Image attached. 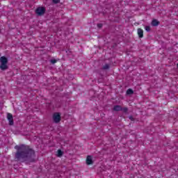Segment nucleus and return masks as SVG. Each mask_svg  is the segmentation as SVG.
Listing matches in <instances>:
<instances>
[{"label": "nucleus", "mask_w": 178, "mask_h": 178, "mask_svg": "<svg viewBox=\"0 0 178 178\" xmlns=\"http://www.w3.org/2000/svg\"><path fill=\"white\" fill-rule=\"evenodd\" d=\"M15 149H17L15 153L16 161H29V162H34L35 161V151L29 145H15Z\"/></svg>", "instance_id": "nucleus-1"}, {"label": "nucleus", "mask_w": 178, "mask_h": 178, "mask_svg": "<svg viewBox=\"0 0 178 178\" xmlns=\"http://www.w3.org/2000/svg\"><path fill=\"white\" fill-rule=\"evenodd\" d=\"M0 69L1 70H6L8 69V58L5 56H1L0 58Z\"/></svg>", "instance_id": "nucleus-2"}, {"label": "nucleus", "mask_w": 178, "mask_h": 178, "mask_svg": "<svg viewBox=\"0 0 178 178\" xmlns=\"http://www.w3.org/2000/svg\"><path fill=\"white\" fill-rule=\"evenodd\" d=\"M35 13L38 16H42V15H44V13H45V8L38 7L35 10Z\"/></svg>", "instance_id": "nucleus-3"}, {"label": "nucleus", "mask_w": 178, "mask_h": 178, "mask_svg": "<svg viewBox=\"0 0 178 178\" xmlns=\"http://www.w3.org/2000/svg\"><path fill=\"white\" fill-rule=\"evenodd\" d=\"M53 120L56 123H59V122H60V113H54L53 114Z\"/></svg>", "instance_id": "nucleus-4"}, {"label": "nucleus", "mask_w": 178, "mask_h": 178, "mask_svg": "<svg viewBox=\"0 0 178 178\" xmlns=\"http://www.w3.org/2000/svg\"><path fill=\"white\" fill-rule=\"evenodd\" d=\"M7 119L9 121L10 126H13L14 122H13V115L10 113H7Z\"/></svg>", "instance_id": "nucleus-5"}, {"label": "nucleus", "mask_w": 178, "mask_h": 178, "mask_svg": "<svg viewBox=\"0 0 178 178\" xmlns=\"http://www.w3.org/2000/svg\"><path fill=\"white\" fill-rule=\"evenodd\" d=\"M93 163H94V161H92V156H88L86 158V164L92 165Z\"/></svg>", "instance_id": "nucleus-6"}, {"label": "nucleus", "mask_w": 178, "mask_h": 178, "mask_svg": "<svg viewBox=\"0 0 178 178\" xmlns=\"http://www.w3.org/2000/svg\"><path fill=\"white\" fill-rule=\"evenodd\" d=\"M138 35L139 38H143V37H144V31L140 28L138 29Z\"/></svg>", "instance_id": "nucleus-7"}, {"label": "nucleus", "mask_w": 178, "mask_h": 178, "mask_svg": "<svg viewBox=\"0 0 178 178\" xmlns=\"http://www.w3.org/2000/svg\"><path fill=\"white\" fill-rule=\"evenodd\" d=\"M113 111H115V112H120V111H122V106H120V105L114 106Z\"/></svg>", "instance_id": "nucleus-8"}, {"label": "nucleus", "mask_w": 178, "mask_h": 178, "mask_svg": "<svg viewBox=\"0 0 178 178\" xmlns=\"http://www.w3.org/2000/svg\"><path fill=\"white\" fill-rule=\"evenodd\" d=\"M152 26H153L154 27H156V26H159V21H158L157 19H153L152 21Z\"/></svg>", "instance_id": "nucleus-9"}, {"label": "nucleus", "mask_w": 178, "mask_h": 178, "mask_svg": "<svg viewBox=\"0 0 178 178\" xmlns=\"http://www.w3.org/2000/svg\"><path fill=\"white\" fill-rule=\"evenodd\" d=\"M131 94H134V91H133V89L129 88L127 90V95H131Z\"/></svg>", "instance_id": "nucleus-10"}, {"label": "nucleus", "mask_w": 178, "mask_h": 178, "mask_svg": "<svg viewBox=\"0 0 178 178\" xmlns=\"http://www.w3.org/2000/svg\"><path fill=\"white\" fill-rule=\"evenodd\" d=\"M62 155H63V152H62L61 149H58L57 151V156H58V158H60V156H62Z\"/></svg>", "instance_id": "nucleus-11"}, {"label": "nucleus", "mask_w": 178, "mask_h": 178, "mask_svg": "<svg viewBox=\"0 0 178 178\" xmlns=\"http://www.w3.org/2000/svg\"><path fill=\"white\" fill-rule=\"evenodd\" d=\"M109 67H110L109 64H105L103 66L102 69H103V70H108V69H109Z\"/></svg>", "instance_id": "nucleus-12"}, {"label": "nucleus", "mask_w": 178, "mask_h": 178, "mask_svg": "<svg viewBox=\"0 0 178 178\" xmlns=\"http://www.w3.org/2000/svg\"><path fill=\"white\" fill-rule=\"evenodd\" d=\"M122 112H124V113H127V111H129V108H127V107H124V108L122 107Z\"/></svg>", "instance_id": "nucleus-13"}, {"label": "nucleus", "mask_w": 178, "mask_h": 178, "mask_svg": "<svg viewBox=\"0 0 178 178\" xmlns=\"http://www.w3.org/2000/svg\"><path fill=\"white\" fill-rule=\"evenodd\" d=\"M145 29L146 31H151V26H146Z\"/></svg>", "instance_id": "nucleus-14"}, {"label": "nucleus", "mask_w": 178, "mask_h": 178, "mask_svg": "<svg viewBox=\"0 0 178 178\" xmlns=\"http://www.w3.org/2000/svg\"><path fill=\"white\" fill-rule=\"evenodd\" d=\"M53 1V3H59V2H60V0H52Z\"/></svg>", "instance_id": "nucleus-15"}, {"label": "nucleus", "mask_w": 178, "mask_h": 178, "mask_svg": "<svg viewBox=\"0 0 178 178\" xmlns=\"http://www.w3.org/2000/svg\"><path fill=\"white\" fill-rule=\"evenodd\" d=\"M57 60L55 59L51 60V63L55 64L56 63Z\"/></svg>", "instance_id": "nucleus-16"}, {"label": "nucleus", "mask_w": 178, "mask_h": 178, "mask_svg": "<svg viewBox=\"0 0 178 178\" xmlns=\"http://www.w3.org/2000/svg\"><path fill=\"white\" fill-rule=\"evenodd\" d=\"M102 24H97V27L99 28V29H102Z\"/></svg>", "instance_id": "nucleus-17"}, {"label": "nucleus", "mask_w": 178, "mask_h": 178, "mask_svg": "<svg viewBox=\"0 0 178 178\" xmlns=\"http://www.w3.org/2000/svg\"><path fill=\"white\" fill-rule=\"evenodd\" d=\"M129 119H130V120H134V119L131 116L129 117Z\"/></svg>", "instance_id": "nucleus-18"}, {"label": "nucleus", "mask_w": 178, "mask_h": 178, "mask_svg": "<svg viewBox=\"0 0 178 178\" xmlns=\"http://www.w3.org/2000/svg\"><path fill=\"white\" fill-rule=\"evenodd\" d=\"M177 67H178V63H177Z\"/></svg>", "instance_id": "nucleus-19"}, {"label": "nucleus", "mask_w": 178, "mask_h": 178, "mask_svg": "<svg viewBox=\"0 0 178 178\" xmlns=\"http://www.w3.org/2000/svg\"><path fill=\"white\" fill-rule=\"evenodd\" d=\"M0 33H1V29H0Z\"/></svg>", "instance_id": "nucleus-20"}]
</instances>
